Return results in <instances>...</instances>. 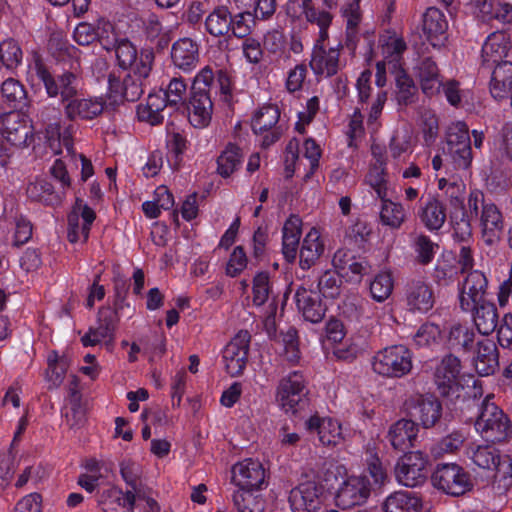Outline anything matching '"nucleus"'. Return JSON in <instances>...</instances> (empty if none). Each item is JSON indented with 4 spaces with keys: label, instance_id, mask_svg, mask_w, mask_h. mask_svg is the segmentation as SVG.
<instances>
[{
    "label": "nucleus",
    "instance_id": "nucleus-22",
    "mask_svg": "<svg viewBox=\"0 0 512 512\" xmlns=\"http://www.w3.org/2000/svg\"><path fill=\"white\" fill-rule=\"evenodd\" d=\"M336 271L350 281H360L367 272V262L356 257L351 251L339 249L335 252L332 260Z\"/></svg>",
    "mask_w": 512,
    "mask_h": 512
},
{
    "label": "nucleus",
    "instance_id": "nucleus-31",
    "mask_svg": "<svg viewBox=\"0 0 512 512\" xmlns=\"http://www.w3.org/2000/svg\"><path fill=\"white\" fill-rule=\"evenodd\" d=\"M98 504L103 512H134L135 497L131 492L111 487L101 493Z\"/></svg>",
    "mask_w": 512,
    "mask_h": 512
},
{
    "label": "nucleus",
    "instance_id": "nucleus-32",
    "mask_svg": "<svg viewBox=\"0 0 512 512\" xmlns=\"http://www.w3.org/2000/svg\"><path fill=\"white\" fill-rule=\"evenodd\" d=\"M490 93L493 98L512 100V63L501 61L496 65L490 80Z\"/></svg>",
    "mask_w": 512,
    "mask_h": 512
},
{
    "label": "nucleus",
    "instance_id": "nucleus-50",
    "mask_svg": "<svg viewBox=\"0 0 512 512\" xmlns=\"http://www.w3.org/2000/svg\"><path fill=\"white\" fill-rule=\"evenodd\" d=\"M494 487L499 493H505L512 487V460L505 456L502 457L496 465Z\"/></svg>",
    "mask_w": 512,
    "mask_h": 512
},
{
    "label": "nucleus",
    "instance_id": "nucleus-39",
    "mask_svg": "<svg viewBox=\"0 0 512 512\" xmlns=\"http://www.w3.org/2000/svg\"><path fill=\"white\" fill-rule=\"evenodd\" d=\"M28 196L48 205L60 204L65 198L64 191L55 190L46 179H37L27 187Z\"/></svg>",
    "mask_w": 512,
    "mask_h": 512
},
{
    "label": "nucleus",
    "instance_id": "nucleus-26",
    "mask_svg": "<svg viewBox=\"0 0 512 512\" xmlns=\"http://www.w3.org/2000/svg\"><path fill=\"white\" fill-rule=\"evenodd\" d=\"M406 302L410 310L420 313L428 312L435 302L431 286L422 280L412 281L407 286Z\"/></svg>",
    "mask_w": 512,
    "mask_h": 512
},
{
    "label": "nucleus",
    "instance_id": "nucleus-11",
    "mask_svg": "<svg viewBox=\"0 0 512 512\" xmlns=\"http://www.w3.org/2000/svg\"><path fill=\"white\" fill-rule=\"evenodd\" d=\"M462 365L458 357L448 354L437 364L434 382L443 396H454L462 387Z\"/></svg>",
    "mask_w": 512,
    "mask_h": 512
},
{
    "label": "nucleus",
    "instance_id": "nucleus-20",
    "mask_svg": "<svg viewBox=\"0 0 512 512\" xmlns=\"http://www.w3.org/2000/svg\"><path fill=\"white\" fill-rule=\"evenodd\" d=\"M293 512H316L320 507V490L314 481L300 483L289 496Z\"/></svg>",
    "mask_w": 512,
    "mask_h": 512
},
{
    "label": "nucleus",
    "instance_id": "nucleus-61",
    "mask_svg": "<svg viewBox=\"0 0 512 512\" xmlns=\"http://www.w3.org/2000/svg\"><path fill=\"white\" fill-rule=\"evenodd\" d=\"M248 259L242 246H236L226 264V274L229 277H237L247 267Z\"/></svg>",
    "mask_w": 512,
    "mask_h": 512
},
{
    "label": "nucleus",
    "instance_id": "nucleus-54",
    "mask_svg": "<svg viewBox=\"0 0 512 512\" xmlns=\"http://www.w3.org/2000/svg\"><path fill=\"white\" fill-rule=\"evenodd\" d=\"M234 504L239 512H262V499L252 491H237L233 495Z\"/></svg>",
    "mask_w": 512,
    "mask_h": 512
},
{
    "label": "nucleus",
    "instance_id": "nucleus-59",
    "mask_svg": "<svg viewBox=\"0 0 512 512\" xmlns=\"http://www.w3.org/2000/svg\"><path fill=\"white\" fill-rule=\"evenodd\" d=\"M1 93L3 98L13 106L21 103L26 96L22 84L13 78H8L2 83Z\"/></svg>",
    "mask_w": 512,
    "mask_h": 512
},
{
    "label": "nucleus",
    "instance_id": "nucleus-57",
    "mask_svg": "<svg viewBox=\"0 0 512 512\" xmlns=\"http://www.w3.org/2000/svg\"><path fill=\"white\" fill-rule=\"evenodd\" d=\"M447 152L454 162L455 168L467 169L472 162L471 142L458 145H447Z\"/></svg>",
    "mask_w": 512,
    "mask_h": 512
},
{
    "label": "nucleus",
    "instance_id": "nucleus-2",
    "mask_svg": "<svg viewBox=\"0 0 512 512\" xmlns=\"http://www.w3.org/2000/svg\"><path fill=\"white\" fill-rule=\"evenodd\" d=\"M27 80L33 86L43 84L50 97L60 95L65 104L75 99L80 90V81L74 73L65 72L55 80L38 55L28 64Z\"/></svg>",
    "mask_w": 512,
    "mask_h": 512
},
{
    "label": "nucleus",
    "instance_id": "nucleus-58",
    "mask_svg": "<svg viewBox=\"0 0 512 512\" xmlns=\"http://www.w3.org/2000/svg\"><path fill=\"white\" fill-rule=\"evenodd\" d=\"M302 13L305 19L317 26L329 27L332 22V15L326 10L314 7L312 0H302Z\"/></svg>",
    "mask_w": 512,
    "mask_h": 512
},
{
    "label": "nucleus",
    "instance_id": "nucleus-45",
    "mask_svg": "<svg viewBox=\"0 0 512 512\" xmlns=\"http://www.w3.org/2000/svg\"><path fill=\"white\" fill-rule=\"evenodd\" d=\"M378 164H373L366 175V183L374 190L377 197L384 199L388 195V180L385 170V163L377 160Z\"/></svg>",
    "mask_w": 512,
    "mask_h": 512
},
{
    "label": "nucleus",
    "instance_id": "nucleus-55",
    "mask_svg": "<svg viewBox=\"0 0 512 512\" xmlns=\"http://www.w3.org/2000/svg\"><path fill=\"white\" fill-rule=\"evenodd\" d=\"M361 0H348L343 6V16L346 18L348 41L352 42L356 37L357 27L361 20L359 3Z\"/></svg>",
    "mask_w": 512,
    "mask_h": 512
},
{
    "label": "nucleus",
    "instance_id": "nucleus-13",
    "mask_svg": "<svg viewBox=\"0 0 512 512\" xmlns=\"http://www.w3.org/2000/svg\"><path fill=\"white\" fill-rule=\"evenodd\" d=\"M296 145L289 143L286 149V170L294 172L295 170L305 171V178H309L318 168L321 157L320 146L312 139L304 141L300 155L295 152Z\"/></svg>",
    "mask_w": 512,
    "mask_h": 512
},
{
    "label": "nucleus",
    "instance_id": "nucleus-47",
    "mask_svg": "<svg viewBox=\"0 0 512 512\" xmlns=\"http://www.w3.org/2000/svg\"><path fill=\"white\" fill-rule=\"evenodd\" d=\"M380 47L384 61L389 63L397 62L406 50L405 42L396 34L383 35L380 38Z\"/></svg>",
    "mask_w": 512,
    "mask_h": 512
},
{
    "label": "nucleus",
    "instance_id": "nucleus-43",
    "mask_svg": "<svg viewBox=\"0 0 512 512\" xmlns=\"http://www.w3.org/2000/svg\"><path fill=\"white\" fill-rule=\"evenodd\" d=\"M472 462L481 469H492L502 458L498 451L490 445H477L467 452Z\"/></svg>",
    "mask_w": 512,
    "mask_h": 512
},
{
    "label": "nucleus",
    "instance_id": "nucleus-46",
    "mask_svg": "<svg viewBox=\"0 0 512 512\" xmlns=\"http://www.w3.org/2000/svg\"><path fill=\"white\" fill-rule=\"evenodd\" d=\"M394 281L389 271L376 274L369 284L371 297L377 302H384L393 291Z\"/></svg>",
    "mask_w": 512,
    "mask_h": 512
},
{
    "label": "nucleus",
    "instance_id": "nucleus-38",
    "mask_svg": "<svg viewBox=\"0 0 512 512\" xmlns=\"http://www.w3.org/2000/svg\"><path fill=\"white\" fill-rule=\"evenodd\" d=\"M469 312L473 313V321L481 334L489 335L497 327L498 313L493 303L487 300L482 301Z\"/></svg>",
    "mask_w": 512,
    "mask_h": 512
},
{
    "label": "nucleus",
    "instance_id": "nucleus-23",
    "mask_svg": "<svg viewBox=\"0 0 512 512\" xmlns=\"http://www.w3.org/2000/svg\"><path fill=\"white\" fill-rule=\"evenodd\" d=\"M294 299L298 310L307 321L318 323L323 319L325 307L318 292L301 286L296 290Z\"/></svg>",
    "mask_w": 512,
    "mask_h": 512
},
{
    "label": "nucleus",
    "instance_id": "nucleus-41",
    "mask_svg": "<svg viewBox=\"0 0 512 512\" xmlns=\"http://www.w3.org/2000/svg\"><path fill=\"white\" fill-rule=\"evenodd\" d=\"M380 209V221L383 225L398 229L406 219L405 209L402 204L384 198Z\"/></svg>",
    "mask_w": 512,
    "mask_h": 512
},
{
    "label": "nucleus",
    "instance_id": "nucleus-6",
    "mask_svg": "<svg viewBox=\"0 0 512 512\" xmlns=\"http://www.w3.org/2000/svg\"><path fill=\"white\" fill-rule=\"evenodd\" d=\"M112 49L120 67L130 69L140 78L148 77L154 62L152 50L144 49L138 54L136 47L126 38L120 39Z\"/></svg>",
    "mask_w": 512,
    "mask_h": 512
},
{
    "label": "nucleus",
    "instance_id": "nucleus-42",
    "mask_svg": "<svg viewBox=\"0 0 512 512\" xmlns=\"http://www.w3.org/2000/svg\"><path fill=\"white\" fill-rule=\"evenodd\" d=\"M395 98L399 105H409L414 102L417 89L413 80L402 70L395 71Z\"/></svg>",
    "mask_w": 512,
    "mask_h": 512
},
{
    "label": "nucleus",
    "instance_id": "nucleus-21",
    "mask_svg": "<svg viewBox=\"0 0 512 512\" xmlns=\"http://www.w3.org/2000/svg\"><path fill=\"white\" fill-rule=\"evenodd\" d=\"M213 114V102L208 91L192 92L188 104V120L195 128L209 125Z\"/></svg>",
    "mask_w": 512,
    "mask_h": 512
},
{
    "label": "nucleus",
    "instance_id": "nucleus-25",
    "mask_svg": "<svg viewBox=\"0 0 512 512\" xmlns=\"http://www.w3.org/2000/svg\"><path fill=\"white\" fill-rule=\"evenodd\" d=\"M171 58L177 68L190 72L199 62V45L191 38H181L172 45Z\"/></svg>",
    "mask_w": 512,
    "mask_h": 512
},
{
    "label": "nucleus",
    "instance_id": "nucleus-7",
    "mask_svg": "<svg viewBox=\"0 0 512 512\" xmlns=\"http://www.w3.org/2000/svg\"><path fill=\"white\" fill-rule=\"evenodd\" d=\"M371 492L372 484L367 475H350L339 484L335 501L338 507L350 509L365 504Z\"/></svg>",
    "mask_w": 512,
    "mask_h": 512
},
{
    "label": "nucleus",
    "instance_id": "nucleus-60",
    "mask_svg": "<svg viewBox=\"0 0 512 512\" xmlns=\"http://www.w3.org/2000/svg\"><path fill=\"white\" fill-rule=\"evenodd\" d=\"M271 293L269 276L267 273H258L253 280V302L261 306L266 303Z\"/></svg>",
    "mask_w": 512,
    "mask_h": 512
},
{
    "label": "nucleus",
    "instance_id": "nucleus-40",
    "mask_svg": "<svg viewBox=\"0 0 512 512\" xmlns=\"http://www.w3.org/2000/svg\"><path fill=\"white\" fill-rule=\"evenodd\" d=\"M417 76L419 78L422 90L427 95H434L441 86L438 68L431 59H424L417 67Z\"/></svg>",
    "mask_w": 512,
    "mask_h": 512
},
{
    "label": "nucleus",
    "instance_id": "nucleus-15",
    "mask_svg": "<svg viewBox=\"0 0 512 512\" xmlns=\"http://www.w3.org/2000/svg\"><path fill=\"white\" fill-rule=\"evenodd\" d=\"M280 112L274 105H266L259 108L251 119V127L254 133L260 137L263 146H270L281 136V130L277 127Z\"/></svg>",
    "mask_w": 512,
    "mask_h": 512
},
{
    "label": "nucleus",
    "instance_id": "nucleus-37",
    "mask_svg": "<svg viewBox=\"0 0 512 512\" xmlns=\"http://www.w3.org/2000/svg\"><path fill=\"white\" fill-rule=\"evenodd\" d=\"M384 512H420V498L411 492L396 491L389 494L383 502Z\"/></svg>",
    "mask_w": 512,
    "mask_h": 512
},
{
    "label": "nucleus",
    "instance_id": "nucleus-9",
    "mask_svg": "<svg viewBox=\"0 0 512 512\" xmlns=\"http://www.w3.org/2000/svg\"><path fill=\"white\" fill-rule=\"evenodd\" d=\"M306 393V380L303 374L293 371L279 381L275 398L284 412L295 413Z\"/></svg>",
    "mask_w": 512,
    "mask_h": 512
},
{
    "label": "nucleus",
    "instance_id": "nucleus-35",
    "mask_svg": "<svg viewBox=\"0 0 512 512\" xmlns=\"http://www.w3.org/2000/svg\"><path fill=\"white\" fill-rule=\"evenodd\" d=\"M301 231V219L291 215L284 223L282 230V252L288 262H293L296 258Z\"/></svg>",
    "mask_w": 512,
    "mask_h": 512
},
{
    "label": "nucleus",
    "instance_id": "nucleus-12",
    "mask_svg": "<svg viewBox=\"0 0 512 512\" xmlns=\"http://www.w3.org/2000/svg\"><path fill=\"white\" fill-rule=\"evenodd\" d=\"M487 288L488 280L483 272L479 270L467 272L458 286V300L461 310L468 312L477 304L485 301Z\"/></svg>",
    "mask_w": 512,
    "mask_h": 512
},
{
    "label": "nucleus",
    "instance_id": "nucleus-17",
    "mask_svg": "<svg viewBox=\"0 0 512 512\" xmlns=\"http://www.w3.org/2000/svg\"><path fill=\"white\" fill-rule=\"evenodd\" d=\"M232 482L238 491L260 489L265 482V470L258 460L244 459L232 467Z\"/></svg>",
    "mask_w": 512,
    "mask_h": 512
},
{
    "label": "nucleus",
    "instance_id": "nucleus-51",
    "mask_svg": "<svg viewBox=\"0 0 512 512\" xmlns=\"http://www.w3.org/2000/svg\"><path fill=\"white\" fill-rule=\"evenodd\" d=\"M474 332L467 325L454 324L449 331L448 345L452 349H467L474 341Z\"/></svg>",
    "mask_w": 512,
    "mask_h": 512
},
{
    "label": "nucleus",
    "instance_id": "nucleus-14",
    "mask_svg": "<svg viewBox=\"0 0 512 512\" xmlns=\"http://www.w3.org/2000/svg\"><path fill=\"white\" fill-rule=\"evenodd\" d=\"M250 345L248 331H239L223 349V363L226 372L232 376H239L247 364Z\"/></svg>",
    "mask_w": 512,
    "mask_h": 512
},
{
    "label": "nucleus",
    "instance_id": "nucleus-34",
    "mask_svg": "<svg viewBox=\"0 0 512 512\" xmlns=\"http://www.w3.org/2000/svg\"><path fill=\"white\" fill-rule=\"evenodd\" d=\"M511 48L510 37L502 31L491 33L482 46V58L485 63H500Z\"/></svg>",
    "mask_w": 512,
    "mask_h": 512
},
{
    "label": "nucleus",
    "instance_id": "nucleus-56",
    "mask_svg": "<svg viewBox=\"0 0 512 512\" xmlns=\"http://www.w3.org/2000/svg\"><path fill=\"white\" fill-rule=\"evenodd\" d=\"M0 59L8 69L17 67L22 61V51L18 43L12 39L1 42Z\"/></svg>",
    "mask_w": 512,
    "mask_h": 512
},
{
    "label": "nucleus",
    "instance_id": "nucleus-3",
    "mask_svg": "<svg viewBox=\"0 0 512 512\" xmlns=\"http://www.w3.org/2000/svg\"><path fill=\"white\" fill-rule=\"evenodd\" d=\"M372 367L374 372L381 376L403 377L412 370V353L403 345L385 347L374 355Z\"/></svg>",
    "mask_w": 512,
    "mask_h": 512
},
{
    "label": "nucleus",
    "instance_id": "nucleus-48",
    "mask_svg": "<svg viewBox=\"0 0 512 512\" xmlns=\"http://www.w3.org/2000/svg\"><path fill=\"white\" fill-rule=\"evenodd\" d=\"M242 154L235 145H228L218 157V172L223 177L230 176L241 164Z\"/></svg>",
    "mask_w": 512,
    "mask_h": 512
},
{
    "label": "nucleus",
    "instance_id": "nucleus-36",
    "mask_svg": "<svg viewBox=\"0 0 512 512\" xmlns=\"http://www.w3.org/2000/svg\"><path fill=\"white\" fill-rule=\"evenodd\" d=\"M474 366L481 376L492 374L498 367V355L495 343L485 339L478 342Z\"/></svg>",
    "mask_w": 512,
    "mask_h": 512
},
{
    "label": "nucleus",
    "instance_id": "nucleus-49",
    "mask_svg": "<svg viewBox=\"0 0 512 512\" xmlns=\"http://www.w3.org/2000/svg\"><path fill=\"white\" fill-rule=\"evenodd\" d=\"M114 331L108 326L98 324L95 328H90L89 331L81 338L84 346H95L102 344L107 350H111L114 342Z\"/></svg>",
    "mask_w": 512,
    "mask_h": 512
},
{
    "label": "nucleus",
    "instance_id": "nucleus-27",
    "mask_svg": "<svg viewBox=\"0 0 512 512\" xmlns=\"http://www.w3.org/2000/svg\"><path fill=\"white\" fill-rule=\"evenodd\" d=\"M421 223L429 231L439 230L446 221V208L435 195H428L418 209Z\"/></svg>",
    "mask_w": 512,
    "mask_h": 512
},
{
    "label": "nucleus",
    "instance_id": "nucleus-33",
    "mask_svg": "<svg viewBox=\"0 0 512 512\" xmlns=\"http://www.w3.org/2000/svg\"><path fill=\"white\" fill-rule=\"evenodd\" d=\"M339 50L330 48L325 50L322 46L316 45L310 61L311 69L315 74L329 77L339 70Z\"/></svg>",
    "mask_w": 512,
    "mask_h": 512
},
{
    "label": "nucleus",
    "instance_id": "nucleus-1",
    "mask_svg": "<svg viewBox=\"0 0 512 512\" xmlns=\"http://www.w3.org/2000/svg\"><path fill=\"white\" fill-rule=\"evenodd\" d=\"M473 219L478 220L482 239L487 245L500 240L504 228L503 214L495 203L485 199L479 189L470 190L465 210L451 213L454 231L461 239L471 236Z\"/></svg>",
    "mask_w": 512,
    "mask_h": 512
},
{
    "label": "nucleus",
    "instance_id": "nucleus-8",
    "mask_svg": "<svg viewBox=\"0 0 512 512\" xmlns=\"http://www.w3.org/2000/svg\"><path fill=\"white\" fill-rule=\"evenodd\" d=\"M428 458L421 451H411L400 457L395 466L396 481L406 487L422 485L427 478Z\"/></svg>",
    "mask_w": 512,
    "mask_h": 512
},
{
    "label": "nucleus",
    "instance_id": "nucleus-53",
    "mask_svg": "<svg viewBox=\"0 0 512 512\" xmlns=\"http://www.w3.org/2000/svg\"><path fill=\"white\" fill-rule=\"evenodd\" d=\"M341 275L336 270H327L319 278V292L324 297L336 298L341 292Z\"/></svg>",
    "mask_w": 512,
    "mask_h": 512
},
{
    "label": "nucleus",
    "instance_id": "nucleus-30",
    "mask_svg": "<svg viewBox=\"0 0 512 512\" xmlns=\"http://www.w3.org/2000/svg\"><path fill=\"white\" fill-rule=\"evenodd\" d=\"M325 250V244L318 229L311 228L305 235L300 251L299 264L304 270L311 268L321 257Z\"/></svg>",
    "mask_w": 512,
    "mask_h": 512
},
{
    "label": "nucleus",
    "instance_id": "nucleus-29",
    "mask_svg": "<svg viewBox=\"0 0 512 512\" xmlns=\"http://www.w3.org/2000/svg\"><path fill=\"white\" fill-rule=\"evenodd\" d=\"M448 23L445 15L437 8L430 7L423 15L422 29L432 46H441L445 40Z\"/></svg>",
    "mask_w": 512,
    "mask_h": 512
},
{
    "label": "nucleus",
    "instance_id": "nucleus-18",
    "mask_svg": "<svg viewBox=\"0 0 512 512\" xmlns=\"http://www.w3.org/2000/svg\"><path fill=\"white\" fill-rule=\"evenodd\" d=\"M405 405L409 414L425 428L434 426L441 417V403L432 395H413Z\"/></svg>",
    "mask_w": 512,
    "mask_h": 512
},
{
    "label": "nucleus",
    "instance_id": "nucleus-16",
    "mask_svg": "<svg viewBox=\"0 0 512 512\" xmlns=\"http://www.w3.org/2000/svg\"><path fill=\"white\" fill-rule=\"evenodd\" d=\"M96 218L95 212L83 200L77 198L68 215L67 237L71 243L85 242Z\"/></svg>",
    "mask_w": 512,
    "mask_h": 512
},
{
    "label": "nucleus",
    "instance_id": "nucleus-62",
    "mask_svg": "<svg viewBox=\"0 0 512 512\" xmlns=\"http://www.w3.org/2000/svg\"><path fill=\"white\" fill-rule=\"evenodd\" d=\"M440 328L433 323L423 324L414 335V342L419 347L430 346L440 338Z\"/></svg>",
    "mask_w": 512,
    "mask_h": 512
},
{
    "label": "nucleus",
    "instance_id": "nucleus-63",
    "mask_svg": "<svg viewBox=\"0 0 512 512\" xmlns=\"http://www.w3.org/2000/svg\"><path fill=\"white\" fill-rule=\"evenodd\" d=\"M95 32L97 33L96 39L101 42L102 46L106 50H111L112 47L120 40L117 38L113 24L103 19L97 22Z\"/></svg>",
    "mask_w": 512,
    "mask_h": 512
},
{
    "label": "nucleus",
    "instance_id": "nucleus-64",
    "mask_svg": "<svg viewBox=\"0 0 512 512\" xmlns=\"http://www.w3.org/2000/svg\"><path fill=\"white\" fill-rule=\"evenodd\" d=\"M367 472L373 479L372 489L374 487H382L388 480V475L383 467L380 459L370 453V457L367 459Z\"/></svg>",
    "mask_w": 512,
    "mask_h": 512
},
{
    "label": "nucleus",
    "instance_id": "nucleus-28",
    "mask_svg": "<svg viewBox=\"0 0 512 512\" xmlns=\"http://www.w3.org/2000/svg\"><path fill=\"white\" fill-rule=\"evenodd\" d=\"M104 106L105 102L101 97H76L65 104V113L72 120H91L103 112Z\"/></svg>",
    "mask_w": 512,
    "mask_h": 512
},
{
    "label": "nucleus",
    "instance_id": "nucleus-52",
    "mask_svg": "<svg viewBox=\"0 0 512 512\" xmlns=\"http://www.w3.org/2000/svg\"><path fill=\"white\" fill-rule=\"evenodd\" d=\"M418 262L422 264L430 263L435 255L437 245L424 234H414L411 244Z\"/></svg>",
    "mask_w": 512,
    "mask_h": 512
},
{
    "label": "nucleus",
    "instance_id": "nucleus-44",
    "mask_svg": "<svg viewBox=\"0 0 512 512\" xmlns=\"http://www.w3.org/2000/svg\"><path fill=\"white\" fill-rule=\"evenodd\" d=\"M232 18L225 7H218L211 12L205 21L206 30L213 36L225 35L231 27Z\"/></svg>",
    "mask_w": 512,
    "mask_h": 512
},
{
    "label": "nucleus",
    "instance_id": "nucleus-4",
    "mask_svg": "<svg viewBox=\"0 0 512 512\" xmlns=\"http://www.w3.org/2000/svg\"><path fill=\"white\" fill-rule=\"evenodd\" d=\"M475 429L485 440L495 442L508 437L511 423L504 412L486 398L480 406Z\"/></svg>",
    "mask_w": 512,
    "mask_h": 512
},
{
    "label": "nucleus",
    "instance_id": "nucleus-5",
    "mask_svg": "<svg viewBox=\"0 0 512 512\" xmlns=\"http://www.w3.org/2000/svg\"><path fill=\"white\" fill-rule=\"evenodd\" d=\"M433 485L452 496H461L473 488L470 474L455 463L442 464L432 476Z\"/></svg>",
    "mask_w": 512,
    "mask_h": 512
},
{
    "label": "nucleus",
    "instance_id": "nucleus-24",
    "mask_svg": "<svg viewBox=\"0 0 512 512\" xmlns=\"http://www.w3.org/2000/svg\"><path fill=\"white\" fill-rule=\"evenodd\" d=\"M418 432V425L413 420L400 419L389 427L387 439L395 450L404 451L414 445Z\"/></svg>",
    "mask_w": 512,
    "mask_h": 512
},
{
    "label": "nucleus",
    "instance_id": "nucleus-19",
    "mask_svg": "<svg viewBox=\"0 0 512 512\" xmlns=\"http://www.w3.org/2000/svg\"><path fill=\"white\" fill-rule=\"evenodd\" d=\"M306 427L309 431L317 433L319 442L323 446L335 447L345 440L342 425L338 420L312 416L306 422Z\"/></svg>",
    "mask_w": 512,
    "mask_h": 512
},
{
    "label": "nucleus",
    "instance_id": "nucleus-10",
    "mask_svg": "<svg viewBox=\"0 0 512 512\" xmlns=\"http://www.w3.org/2000/svg\"><path fill=\"white\" fill-rule=\"evenodd\" d=\"M0 133L7 142L16 147L28 146L33 141V126L30 119L17 111L1 116Z\"/></svg>",
    "mask_w": 512,
    "mask_h": 512
}]
</instances>
